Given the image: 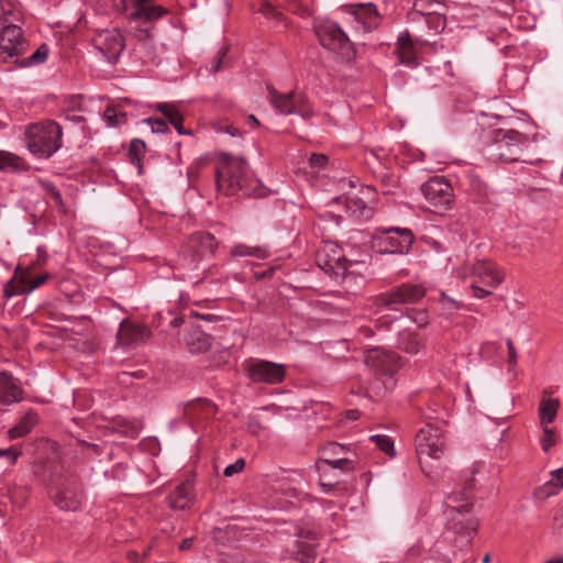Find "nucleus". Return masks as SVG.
I'll return each instance as SVG.
<instances>
[{
	"mask_svg": "<svg viewBox=\"0 0 563 563\" xmlns=\"http://www.w3.org/2000/svg\"><path fill=\"white\" fill-rule=\"evenodd\" d=\"M268 101L279 114H296L311 125L318 126L322 123L339 125V121L334 120L332 114L317 113L303 92L279 93L274 88H268Z\"/></svg>",
	"mask_w": 563,
	"mask_h": 563,
	"instance_id": "f257e3e1",
	"label": "nucleus"
},
{
	"mask_svg": "<svg viewBox=\"0 0 563 563\" xmlns=\"http://www.w3.org/2000/svg\"><path fill=\"white\" fill-rule=\"evenodd\" d=\"M257 181L251 177L247 163L241 157H227L217 172L218 190L227 196L242 192L244 196H260Z\"/></svg>",
	"mask_w": 563,
	"mask_h": 563,
	"instance_id": "f03ea898",
	"label": "nucleus"
},
{
	"mask_svg": "<svg viewBox=\"0 0 563 563\" xmlns=\"http://www.w3.org/2000/svg\"><path fill=\"white\" fill-rule=\"evenodd\" d=\"M527 135L516 130H494L486 141L484 154L495 162L510 163L519 161L523 148L528 146Z\"/></svg>",
	"mask_w": 563,
	"mask_h": 563,
	"instance_id": "7ed1b4c3",
	"label": "nucleus"
},
{
	"mask_svg": "<svg viewBox=\"0 0 563 563\" xmlns=\"http://www.w3.org/2000/svg\"><path fill=\"white\" fill-rule=\"evenodd\" d=\"M63 131L55 121L31 124L24 132L29 152L37 158H48L62 147Z\"/></svg>",
	"mask_w": 563,
	"mask_h": 563,
	"instance_id": "20e7f679",
	"label": "nucleus"
},
{
	"mask_svg": "<svg viewBox=\"0 0 563 563\" xmlns=\"http://www.w3.org/2000/svg\"><path fill=\"white\" fill-rule=\"evenodd\" d=\"M460 276L473 279L470 287L472 296L476 299L493 295L505 279L504 271L487 260H477L467 269L460 273Z\"/></svg>",
	"mask_w": 563,
	"mask_h": 563,
	"instance_id": "39448f33",
	"label": "nucleus"
},
{
	"mask_svg": "<svg viewBox=\"0 0 563 563\" xmlns=\"http://www.w3.org/2000/svg\"><path fill=\"white\" fill-rule=\"evenodd\" d=\"M472 506L463 495L452 494L445 499L446 528L465 538L468 543L476 532L477 521L471 512Z\"/></svg>",
	"mask_w": 563,
	"mask_h": 563,
	"instance_id": "423d86ee",
	"label": "nucleus"
},
{
	"mask_svg": "<svg viewBox=\"0 0 563 563\" xmlns=\"http://www.w3.org/2000/svg\"><path fill=\"white\" fill-rule=\"evenodd\" d=\"M355 465L356 454L351 445L329 442L319 451L316 470L320 474L321 479H323L330 470L347 474L355 470Z\"/></svg>",
	"mask_w": 563,
	"mask_h": 563,
	"instance_id": "0eeeda50",
	"label": "nucleus"
},
{
	"mask_svg": "<svg viewBox=\"0 0 563 563\" xmlns=\"http://www.w3.org/2000/svg\"><path fill=\"white\" fill-rule=\"evenodd\" d=\"M416 451L422 471L431 476V472L428 471V461L440 460L445 451L443 431L432 424L421 428L416 435Z\"/></svg>",
	"mask_w": 563,
	"mask_h": 563,
	"instance_id": "6e6552de",
	"label": "nucleus"
},
{
	"mask_svg": "<svg viewBox=\"0 0 563 563\" xmlns=\"http://www.w3.org/2000/svg\"><path fill=\"white\" fill-rule=\"evenodd\" d=\"M316 33L320 44L340 55L344 59L353 57L352 45L343 30L331 20H323L316 24Z\"/></svg>",
	"mask_w": 563,
	"mask_h": 563,
	"instance_id": "1a4fd4ad",
	"label": "nucleus"
},
{
	"mask_svg": "<svg viewBox=\"0 0 563 563\" xmlns=\"http://www.w3.org/2000/svg\"><path fill=\"white\" fill-rule=\"evenodd\" d=\"M413 243L409 229L389 228L374 238L373 247L382 254H406Z\"/></svg>",
	"mask_w": 563,
	"mask_h": 563,
	"instance_id": "9d476101",
	"label": "nucleus"
},
{
	"mask_svg": "<svg viewBox=\"0 0 563 563\" xmlns=\"http://www.w3.org/2000/svg\"><path fill=\"white\" fill-rule=\"evenodd\" d=\"M369 234L354 231L343 246V266L347 267V276L356 273L353 266H365L369 254L367 252Z\"/></svg>",
	"mask_w": 563,
	"mask_h": 563,
	"instance_id": "9b49d317",
	"label": "nucleus"
},
{
	"mask_svg": "<svg viewBox=\"0 0 563 563\" xmlns=\"http://www.w3.org/2000/svg\"><path fill=\"white\" fill-rule=\"evenodd\" d=\"M338 203H344L346 212L358 219H368L373 214V208L369 206L375 200V189L365 186L358 194L345 195L333 199Z\"/></svg>",
	"mask_w": 563,
	"mask_h": 563,
	"instance_id": "f8f14e48",
	"label": "nucleus"
},
{
	"mask_svg": "<svg viewBox=\"0 0 563 563\" xmlns=\"http://www.w3.org/2000/svg\"><path fill=\"white\" fill-rule=\"evenodd\" d=\"M245 366L249 377L255 383L279 384L286 375L283 364L269 361L250 360Z\"/></svg>",
	"mask_w": 563,
	"mask_h": 563,
	"instance_id": "ddd939ff",
	"label": "nucleus"
},
{
	"mask_svg": "<svg viewBox=\"0 0 563 563\" xmlns=\"http://www.w3.org/2000/svg\"><path fill=\"white\" fill-rule=\"evenodd\" d=\"M318 265L335 279L347 277V267L343 266V247L325 242L318 253Z\"/></svg>",
	"mask_w": 563,
	"mask_h": 563,
	"instance_id": "4468645a",
	"label": "nucleus"
},
{
	"mask_svg": "<svg viewBox=\"0 0 563 563\" xmlns=\"http://www.w3.org/2000/svg\"><path fill=\"white\" fill-rule=\"evenodd\" d=\"M27 43L21 27L13 23L0 26V58L7 60L24 53Z\"/></svg>",
	"mask_w": 563,
	"mask_h": 563,
	"instance_id": "2eb2a0df",
	"label": "nucleus"
},
{
	"mask_svg": "<svg viewBox=\"0 0 563 563\" xmlns=\"http://www.w3.org/2000/svg\"><path fill=\"white\" fill-rule=\"evenodd\" d=\"M421 192L431 207L446 210L453 202V189L443 178L433 177L421 186Z\"/></svg>",
	"mask_w": 563,
	"mask_h": 563,
	"instance_id": "dca6fc26",
	"label": "nucleus"
},
{
	"mask_svg": "<svg viewBox=\"0 0 563 563\" xmlns=\"http://www.w3.org/2000/svg\"><path fill=\"white\" fill-rule=\"evenodd\" d=\"M424 296V288L420 285H402L391 292L383 294L374 299L378 311L393 309V305L413 303Z\"/></svg>",
	"mask_w": 563,
	"mask_h": 563,
	"instance_id": "f3484780",
	"label": "nucleus"
},
{
	"mask_svg": "<svg viewBox=\"0 0 563 563\" xmlns=\"http://www.w3.org/2000/svg\"><path fill=\"white\" fill-rule=\"evenodd\" d=\"M93 45L109 64H114L124 49V40L118 30H103L93 37Z\"/></svg>",
	"mask_w": 563,
	"mask_h": 563,
	"instance_id": "a211bd4d",
	"label": "nucleus"
},
{
	"mask_svg": "<svg viewBox=\"0 0 563 563\" xmlns=\"http://www.w3.org/2000/svg\"><path fill=\"white\" fill-rule=\"evenodd\" d=\"M346 14L347 21L358 32L372 31L379 23L377 9L371 2L353 4L347 9Z\"/></svg>",
	"mask_w": 563,
	"mask_h": 563,
	"instance_id": "6ab92c4d",
	"label": "nucleus"
},
{
	"mask_svg": "<svg viewBox=\"0 0 563 563\" xmlns=\"http://www.w3.org/2000/svg\"><path fill=\"white\" fill-rule=\"evenodd\" d=\"M48 279V275H42L30 279L24 273L16 274L15 277L5 286L4 291L8 297L15 295H30Z\"/></svg>",
	"mask_w": 563,
	"mask_h": 563,
	"instance_id": "aec40b11",
	"label": "nucleus"
},
{
	"mask_svg": "<svg viewBox=\"0 0 563 563\" xmlns=\"http://www.w3.org/2000/svg\"><path fill=\"white\" fill-rule=\"evenodd\" d=\"M23 398V390L7 372L0 373V407H8L14 402L21 401Z\"/></svg>",
	"mask_w": 563,
	"mask_h": 563,
	"instance_id": "412c9836",
	"label": "nucleus"
},
{
	"mask_svg": "<svg viewBox=\"0 0 563 563\" xmlns=\"http://www.w3.org/2000/svg\"><path fill=\"white\" fill-rule=\"evenodd\" d=\"M124 7L129 5L134 8V11L130 14L132 20L144 19L146 21H153L162 18L166 10L161 5L148 3V0H122Z\"/></svg>",
	"mask_w": 563,
	"mask_h": 563,
	"instance_id": "4be33fe9",
	"label": "nucleus"
},
{
	"mask_svg": "<svg viewBox=\"0 0 563 563\" xmlns=\"http://www.w3.org/2000/svg\"><path fill=\"white\" fill-rule=\"evenodd\" d=\"M214 405L207 399L192 400L184 406V416L191 424L210 418L214 415Z\"/></svg>",
	"mask_w": 563,
	"mask_h": 563,
	"instance_id": "5701e85b",
	"label": "nucleus"
},
{
	"mask_svg": "<svg viewBox=\"0 0 563 563\" xmlns=\"http://www.w3.org/2000/svg\"><path fill=\"white\" fill-rule=\"evenodd\" d=\"M82 494L79 488L69 486L63 488L55 497V504L60 510L76 511L80 508Z\"/></svg>",
	"mask_w": 563,
	"mask_h": 563,
	"instance_id": "b1692460",
	"label": "nucleus"
},
{
	"mask_svg": "<svg viewBox=\"0 0 563 563\" xmlns=\"http://www.w3.org/2000/svg\"><path fill=\"white\" fill-rule=\"evenodd\" d=\"M147 329L137 323L122 321L119 328L118 336L122 344H135L146 339Z\"/></svg>",
	"mask_w": 563,
	"mask_h": 563,
	"instance_id": "393cba45",
	"label": "nucleus"
},
{
	"mask_svg": "<svg viewBox=\"0 0 563 563\" xmlns=\"http://www.w3.org/2000/svg\"><path fill=\"white\" fill-rule=\"evenodd\" d=\"M528 80L526 69L520 65H508L505 68L504 85L511 92H518L523 89Z\"/></svg>",
	"mask_w": 563,
	"mask_h": 563,
	"instance_id": "a878e982",
	"label": "nucleus"
},
{
	"mask_svg": "<svg viewBox=\"0 0 563 563\" xmlns=\"http://www.w3.org/2000/svg\"><path fill=\"white\" fill-rule=\"evenodd\" d=\"M192 485L190 483H183L170 493L168 504L173 509L184 510L192 503Z\"/></svg>",
	"mask_w": 563,
	"mask_h": 563,
	"instance_id": "bb28decb",
	"label": "nucleus"
},
{
	"mask_svg": "<svg viewBox=\"0 0 563 563\" xmlns=\"http://www.w3.org/2000/svg\"><path fill=\"white\" fill-rule=\"evenodd\" d=\"M212 338L199 328H192L186 335V343L194 353L206 351L210 347Z\"/></svg>",
	"mask_w": 563,
	"mask_h": 563,
	"instance_id": "cd10ccee",
	"label": "nucleus"
},
{
	"mask_svg": "<svg viewBox=\"0 0 563 563\" xmlns=\"http://www.w3.org/2000/svg\"><path fill=\"white\" fill-rule=\"evenodd\" d=\"M559 407L560 401L556 398H544L541 400L538 410L540 427L549 426L555 420Z\"/></svg>",
	"mask_w": 563,
	"mask_h": 563,
	"instance_id": "c85d7f7f",
	"label": "nucleus"
},
{
	"mask_svg": "<svg viewBox=\"0 0 563 563\" xmlns=\"http://www.w3.org/2000/svg\"><path fill=\"white\" fill-rule=\"evenodd\" d=\"M411 21L413 23V30H419L420 26L426 25L428 29H432L438 33L439 30H443L444 27L443 19L440 15L423 14L419 11L411 13Z\"/></svg>",
	"mask_w": 563,
	"mask_h": 563,
	"instance_id": "c756f323",
	"label": "nucleus"
},
{
	"mask_svg": "<svg viewBox=\"0 0 563 563\" xmlns=\"http://www.w3.org/2000/svg\"><path fill=\"white\" fill-rule=\"evenodd\" d=\"M37 422V413L33 410H29L21 418V420L9 430V437L11 439L22 438L27 434Z\"/></svg>",
	"mask_w": 563,
	"mask_h": 563,
	"instance_id": "7c9ffc66",
	"label": "nucleus"
},
{
	"mask_svg": "<svg viewBox=\"0 0 563 563\" xmlns=\"http://www.w3.org/2000/svg\"><path fill=\"white\" fill-rule=\"evenodd\" d=\"M395 358L393 353H387L382 349H373L368 351L367 355L365 356V362L367 365L380 369V371H387L388 369V363L393 362Z\"/></svg>",
	"mask_w": 563,
	"mask_h": 563,
	"instance_id": "2f4dec72",
	"label": "nucleus"
},
{
	"mask_svg": "<svg viewBox=\"0 0 563 563\" xmlns=\"http://www.w3.org/2000/svg\"><path fill=\"white\" fill-rule=\"evenodd\" d=\"M26 168L24 161L12 152L0 151V172L16 173Z\"/></svg>",
	"mask_w": 563,
	"mask_h": 563,
	"instance_id": "473e14b6",
	"label": "nucleus"
},
{
	"mask_svg": "<svg viewBox=\"0 0 563 563\" xmlns=\"http://www.w3.org/2000/svg\"><path fill=\"white\" fill-rule=\"evenodd\" d=\"M399 42V59L400 64L406 65L410 68H415L419 65L418 59L416 56L410 54V49L412 47V40L410 38L409 33H406V35H400L398 37Z\"/></svg>",
	"mask_w": 563,
	"mask_h": 563,
	"instance_id": "72a5a7b5",
	"label": "nucleus"
},
{
	"mask_svg": "<svg viewBox=\"0 0 563 563\" xmlns=\"http://www.w3.org/2000/svg\"><path fill=\"white\" fill-rule=\"evenodd\" d=\"M21 19V10L10 0H0V26L18 22Z\"/></svg>",
	"mask_w": 563,
	"mask_h": 563,
	"instance_id": "f704fd0d",
	"label": "nucleus"
},
{
	"mask_svg": "<svg viewBox=\"0 0 563 563\" xmlns=\"http://www.w3.org/2000/svg\"><path fill=\"white\" fill-rule=\"evenodd\" d=\"M421 346L422 344L420 342V339L416 333L404 331L399 334L398 347L401 351L410 355H416L420 352Z\"/></svg>",
	"mask_w": 563,
	"mask_h": 563,
	"instance_id": "c9c22d12",
	"label": "nucleus"
},
{
	"mask_svg": "<svg viewBox=\"0 0 563 563\" xmlns=\"http://www.w3.org/2000/svg\"><path fill=\"white\" fill-rule=\"evenodd\" d=\"M291 543L292 551L285 555V559L295 556V559L300 563H311L312 556L310 547L306 542H302L298 539H294Z\"/></svg>",
	"mask_w": 563,
	"mask_h": 563,
	"instance_id": "e433bc0d",
	"label": "nucleus"
},
{
	"mask_svg": "<svg viewBox=\"0 0 563 563\" xmlns=\"http://www.w3.org/2000/svg\"><path fill=\"white\" fill-rule=\"evenodd\" d=\"M102 119L107 128L119 126L126 121L125 113L122 112L117 106L109 104L103 111Z\"/></svg>",
	"mask_w": 563,
	"mask_h": 563,
	"instance_id": "4c0bfd02",
	"label": "nucleus"
},
{
	"mask_svg": "<svg viewBox=\"0 0 563 563\" xmlns=\"http://www.w3.org/2000/svg\"><path fill=\"white\" fill-rule=\"evenodd\" d=\"M231 255L235 257L253 256L256 258H266L268 255L267 250L258 246H247L244 244H238L232 247Z\"/></svg>",
	"mask_w": 563,
	"mask_h": 563,
	"instance_id": "58836bf2",
	"label": "nucleus"
},
{
	"mask_svg": "<svg viewBox=\"0 0 563 563\" xmlns=\"http://www.w3.org/2000/svg\"><path fill=\"white\" fill-rule=\"evenodd\" d=\"M563 487V466L551 472V479L544 484V493L548 496L555 495Z\"/></svg>",
	"mask_w": 563,
	"mask_h": 563,
	"instance_id": "ea45409f",
	"label": "nucleus"
},
{
	"mask_svg": "<svg viewBox=\"0 0 563 563\" xmlns=\"http://www.w3.org/2000/svg\"><path fill=\"white\" fill-rule=\"evenodd\" d=\"M438 302L441 306V309L448 314H454L462 307V303L460 301L448 296L443 291L440 292Z\"/></svg>",
	"mask_w": 563,
	"mask_h": 563,
	"instance_id": "a19ab883",
	"label": "nucleus"
},
{
	"mask_svg": "<svg viewBox=\"0 0 563 563\" xmlns=\"http://www.w3.org/2000/svg\"><path fill=\"white\" fill-rule=\"evenodd\" d=\"M48 46L46 44H42L34 53H32L27 58H25L23 65L33 66L44 63L48 57Z\"/></svg>",
	"mask_w": 563,
	"mask_h": 563,
	"instance_id": "79ce46f5",
	"label": "nucleus"
},
{
	"mask_svg": "<svg viewBox=\"0 0 563 563\" xmlns=\"http://www.w3.org/2000/svg\"><path fill=\"white\" fill-rule=\"evenodd\" d=\"M369 440L375 442L377 446L386 454L394 452V442L390 437L385 434H375L371 435Z\"/></svg>",
	"mask_w": 563,
	"mask_h": 563,
	"instance_id": "37998d69",
	"label": "nucleus"
},
{
	"mask_svg": "<svg viewBox=\"0 0 563 563\" xmlns=\"http://www.w3.org/2000/svg\"><path fill=\"white\" fill-rule=\"evenodd\" d=\"M543 434L540 438V444L544 452H549L550 449L555 444V432L553 428L549 426L541 427Z\"/></svg>",
	"mask_w": 563,
	"mask_h": 563,
	"instance_id": "c03bdc74",
	"label": "nucleus"
},
{
	"mask_svg": "<svg viewBox=\"0 0 563 563\" xmlns=\"http://www.w3.org/2000/svg\"><path fill=\"white\" fill-rule=\"evenodd\" d=\"M156 109L161 111L169 120L170 123L174 121L177 123L179 121V118L181 117L179 111L172 103H157Z\"/></svg>",
	"mask_w": 563,
	"mask_h": 563,
	"instance_id": "a18cd8bd",
	"label": "nucleus"
},
{
	"mask_svg": "<svg viewBox=\"0 0 563 563\" xmlns=\"http://www.w3.org/2000/svg\"><path fill=\"white\" fill-rule=\"evenodd\" d=\"M143 123L148 125L153 133H166L169 131L167 123L162 119L146 118Z\"/></svg>",
	"mask_w": 563,
	"mask_h": 563,
	"instance_id": "49530a36",
	"label": "nucleus"
},
{
	"mask_svg": "<svg viewBox=\"0 0 563 563\" xmlns=\"http://www.w3.org/2000/svg\"><path fill=\"white\" fill-rule=\"evenodd\" d=\"M19 455L20 451L14 446L0 449V460H3L7 465H13L16 462Z\"/></svg>",
	"mask_w": 563,
	"mask_h": 563,
	"instance_id": "de8ad7c7",
	"label": "nucleus"
},
{
	"mask_svg": "<svg viewBox=\"0 0 563 563\" xmlns=\"http://www.w3.org/2000/svg\"><path fill=\"white\" fill-rule=\"evenodd\" d=\"M245 466V461L243 459H238L234 463L228 465L224 468V476L231 477L243 471Z\"/></svg>",
	"mask_w": 563,
	"mask_h": 563,
	"instance_id": "09e8293b",
	"label": "nucleus"
},
{
	"mask_svg": "<svg viewBox=\"0 0 563 563\" xmlns=\"http://www.w3.org/2000/svg\"><path fill=\"white\" fill-rule=\"evenodd\" d=\"M477 473L476 466H472L463 473L464 490L472 488V481L474 475Z\"/></svg>",
	"mask_w": 563,
	"mask_h": 563,
	"instance_id": "8fccbe9b",
	"label": "nucleus"
},
{
	"mask_svg": "<svg viewBox=\"0 0 563 563\" xmlns=\"http://www.w3.org/2000/svg\"><path fill=\"white\" fill-rule=\"evenodd\" d=\"M309 162L312 167L321 168V167L325 166V164L328 162V157L323 154H312L310 156Z\"/></svg>",
	"mask_w": 563,
	"mask_h": 563,
	"instance_id": "3c124183",
	"label": "nucleus"
},
{
	"mask_svg": "<svg viewBox=\"0 0 563 563\" xmlns=\"http://www.w3.org/2000/svg\"><path fill=\"white\" fill-rule=\"evenodd\" d=\"M263 13L267 16V18H272V19H275V20H280L282 19V13L278 12L274 7H272L271 4H265L263 7Z\"/></svg>",
	"mask_w": 563,
	"mask_h": 563,
	"instance_id": "603ef678",
	"label": "nucleus"
},
{
	"mask_svg": "<svg viewBox=\"0 0 563 563\" xmlns=\"http://www.w3.org/2000/svg\"><path fill=\"white\" fill-rule=\"evenodd\" d=\"M144 147H145V143L143 141H141V140L132 141L131 150H130V156H131L132 162H134L133 154L136 153L137 151L144 150Z\"/></svg>",
	"mask_w": 563,
	"mask_h": 563,
	"instance_id": "864d4df0",
	"label": "nucleus"
},
{
	"mask_svg": "<svg viewBox=\"0 0 563 563\" xmlns=\"http://www.w3.org/2000/svg\"><path fill=\"white\" fill-rule=\"evenodd\" d=\"M506 344H507V347H508V353H509L510 362L511 363H516L517 362V351L515 349V345H514L512 341L510 339H508Z\"/></svg>",
	"mask_w": 563,
	"mask_h": 563,
	"instance_id": "5fc2aeb1",
	"label": "nucleus"
},
{
	"mask_svg": "<svg viewBox=\"0 0 563 563\" xmlns=\"http://www.w3.org/2000/svg\"><path fill=\"white\" fill-rule=\"evenodd\" d=\"M172 124L174 125V128L178 132V134H180V135L190 134V131L185 130L183 126V117L179 118V121L177 123L174 121V122H172Z\"/></svg>",
	"mask_w": 563,
	"mask_h": 563,
	"instance_id": "6e6d98bb",
	"label": "nucleus"
},
{
	"mask_svg": "<svg viewBox=\"0 0 563 563\" xmlns=\"http://www.w3.org/2000/svg\"><path fill=\"white\" fill-rule=\"evenodd\" d=\"M420 554V550L418 547H412L408 550V553H407V556H408V560H413L416 559L418 555Z\"/></svg>",
	"mask_w": 563,
	"mask_h": 563,
	"instance_id": "4d7b16f0",
	"label": "nucleus"
},
{
	"mask_svg": "<svg viewBox=\"0 0 563 563\" xmlns=\"http://www.w3.org/2000/svg\"><path fill=\"white\" fill-rule=\"evenodd\" d=\"M223 55H224V53L221 56H219L216 60H213V63L211 65V69H210L211 73H216V71H218L221 68V63H222V56Z\"/></svg>",
	"mask_w": 563,
	"mask_h": 563,
	"instance_id": "13d9d810",
	"label": "nucleus"
},
{
	"mask_svg": "<svg viewBox=\"0 0 563 563\" xmlns=\"http://www.w3.org/2000/svg\"><path fill=\"white\" fill-rule=\"evenodd\" d=\"M51 194H52L53 199L57 203H62V195H60V192L58 190L55 189L54 186H51Z\"/></svg>",
	"mask_w": 563,
	"mask_h": 563,
	"instance_id": "bf43d9fd",
	"label": "nucleus"
},
{
	"mask_svg": "<svg viewBox=\"0 0 563 563\" xmlns=\"http://www.w3.org/2000/svg\"><path fill=\"white\" fill-rule=\"evenodd\" d=\"M191 544H192V539H185L180 543V549L181 550H187V549H189L191 547Z\"/></svg>",
	"mask_w": 563,
	"mask_h": 563,
	"instance_id": "052dcab7",
	"label": "nucleus"
},
{
	"mask_svg": "<svg viewBox=\"0 0 563 563\" xmlns=\"http://www.w3.org/2000/svg\"><path fill=\"white\" fill-rule=\"evenodd\" d=\"M418 322H419V327L424 325L427 323V317L424 314H421Z\"/></svg>",
	"mask_w": 563,
	"mask_h": 563,
	"instance_id": "680f3d73",
	"label": "nucleus"
},
{
	"mask_svg": "<svg viewBox=\"0 0 563 563\" xmlns=\"http://www.w3.org/2000/svg\"><path fill=\"white\" fill-rule=\"evenodd\" d=\"M227 133H229L230 135L232 136H235L239 134L238 130L236 129H228L227 130Z\"/></svg>",
	"mask_w": 563,
	"mask_h": 563,
	"instance_id": "e2e57ef3",
	"label": "nucleus"
},
{
	"mask_svg": "<svg viewBox=\"0 0 563 563\" xmlns=\"http://www.w3.org/2000/svg\"><path fill=\"white\" fill-rule=\"evenodd\" d=\"M347 415H349V418H350V419H356V418H357V412H356V411H354V410L349 411V413H347Z\"/></svg>",
	"mask_w": 563,
	"mask_h": 563,
	"instance_id": "0e129e2a",
	"label": "nucleus"
},
{
	"mask_svg": "<svg viewBox=\"0 0 563 563\" xmlns=\"http://www.w3.org/2000/svg\"><path fill=\"white\" fill-rule=\"evenodd\" d=\"M415 41L418 42V43H421V44H428L429 43V41H424L421 37H419L418 35H416Z\"/></svg>",
	"mask_w": 563,
	"mask_h": 563,
	"instance_id": "69168bd1",
	"label": "nucleus"
},
{
	"mask_svg": "<svg viewBox=\"0 0 563 563\" xmlns=\"http://www.w3.org/2000/svg\"><path fill=\"white\" fill-rule=\"evenodd\" d=\"M489 562H490V555L485 554V556L483 558V563H489Z\"/></svg>",
	"mask_w": 563,
	"mask_h": 563,
	"instance_id": "338daca9",
	"label": "nucleus"
},
{
	"mask_svg": "<svg viewBox=\"0 0 563 563\" xmlns=\"http://www.w3.org/2000/svg\"><path fill=\"white\" fill-rule=\"evenodd\" d=\"M249 118H250V120H252V121H253V123H254L255 125H257V124H258V120H257L253 114H252V115H250Z\"/></svg>",
	"mask_w": 563,
	"mask_h": 563,
	"instance_id": "774afa93",
	"label": "nucleus"
}]
</instances>
